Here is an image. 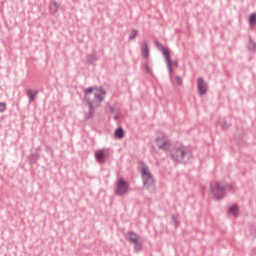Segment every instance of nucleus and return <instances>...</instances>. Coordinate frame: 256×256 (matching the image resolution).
Returning a JSON list of instances; mask_svg holds the SVG:
<instances>
[{"mask_svg": "<svg viewBox=\"0 0 256 256\" xmlns=\"http://www.w3.org/2000/svg\"><path fill=\"white\" fill-rule=\"evenodd\" d=\"M106 95L107 91L99 87H88L84 90V99L89 107V111L85 114L86 121L95 117V109L101 107V103L105 101Z\"/></svg>", "mask_w": 256, "mask_h": 256, "instance_id": "nucleus-1", "label": "nucleus"}, {"mask_svg": "<svg viewBox=\"0 0 256 256\" xmlns=\"http://www.w3.org/2000/svg\"><path fill=\"white\" fill-rule=\"evenodd\" d=\"M170 157L175 163H185L187 159H191V150L182 144H178L170 151Z\"/></svg>", "mask_w": 256, "mask_h": 256, "instance_id": "nucleus-2", "label": "nucleus"}, {"mask_svg": "<svg viewBox=\"0 0 256 256\" xmlns=\"http://www.w3.org/2000/svg\"><path fill=\"white\" fill-rule=\"evenodd\" d=\"M210 189L215 201H219V199L225 197L226 191H233L234 187L232 184L225 182H213L210 184Z\"/></svg>", "mask_w": 256, "mask_h": 256, "instance_id": "nucleus-3", "label": "nucleus"}, {"mask_svg": "<svg viewBox=\"0 0 256 256\" xmlns=\"http://www.w3.org/2000/svg\"><path fill=\"white\" fill-rule=\"evenodd\" d=\"M141 177L145 189L150 193H155V179L153 178L151 171H149V167L143 166L141 168Z\"/></svg>", "mask_w": 256, "mask_h": 256, "instance_id": "nucleus-4", "label": "nucleus"}, {"mask_svg": "<svg viewBox=\"0 0 256 256\" xmlns=\"http://www.w3.org/2000/svg\"><path fill=\"white\" fill-rule=\"evenodd\" d=\"M155 45L157 49H159L162 52V55L165 59L166 67L168 70V73L170 75V79H173V69L171 68V53L169 52V49L163 47L159 41H155Z\"/></svg>", "mask_w": 256, "mask_h": 256, "instance_id": "nucleus-5", "label": "nucleus"}, {"mask_svg": "<svg viewBox=\"0 0 256 256\" xmlns=\"http://www.w3.org/2000/svg\"><path fill=\"white\" fill-rule=\"evenodd\" d=\"M114 193L115 195H118V197H123V195H127L129 193V183L123 180V178H119L117 180Z\"/></svg>", "mask_w": 256, "mask_h": 256, "instance_id": "nucleus-6", "label": "nucleus"}, {"mask_svg": "<svg viewBox=\"0 0 256 256\" xmlns=\"http://www.w3.org/2000/svg\"><path fill=\"white\" fill-rule=\"evenodd\" d=\"M155 143L160 151H169L171 148V142L167 139V136L158 137L155 139Z\"/></svg>", "mask_w": 256, "mask_h": 256, "instance_id": "nucleus-7", "label": "nucleus"}, {"mask_svg": "<svg viewBox=\"0 0 256 256\" xmlns=\"http://www.w3.org/2000/svg\"><path fill=\"white\" fill-rule=\"evenodd\" d=\"M94 157L98 163H105L107 157H109V148L96 150Z\"/></svg>", "mask_w": 256, "mask_h": 256, "instance_id": "nucleus-8", "label": "nucleus"}, {"mask_svg": "<svg viewBox=\"0 0 256 256\" xmlns=\"http://www.w3.org/2000/svg\"><path fill=\"white\" fill-rule=\"evenodd\" d=\"M197 87L199 95H205L207 93V82L202 77L197 79Z\"/></svg>", "mask_w": 256, "mask_h": 256, "instance_id": "nucleus-9", "label": "nucleus"}, {"mask_svg": "<svg viewBox=\"0 0 256 256\" xmlns=\"http://www.w3.org/2000/svg\"><path fill=\"white\" fill-rule=\"evenodd\" d=\"M125 237H126L127 241H129L132 244L139 242V235H137V233H135L133 231L127 232Z\"/></svg>", "mask_w": 256, "mask_h": 256, "instance_id": "nucleus-10", "label": "nucleus"}, {"mask_svg": "<svg viewBox=\"0 0 256 256\" xmlns=\"http://www.w3.org/2000/svg\"><path fill=\"white\" fill-rule=\"evenodd\" d=\"M49 9H50L51 15H53L55 17L57 15V13L59 12V3H57V1H55V0H51Z\"/></svg>", "mask_w": 256, "mask_h": 256, "instance_id": "nucleus-11", "label": "nucleus"}, {"mask_svg": "<svg viewBox=\"0 0 256 256\" xmlns=\"http://www.w3.org/2000/svg\"><path fill=\"white\" fill-rule=\"evenodd\" d=\"M26 95L29 99V102L33 103V101H35V97H37V95H39V91L33 90V89H28Z\"/></svg>", "mask_w": 256, "mask_h": 256, "instance_id": "nucleus-12", "label": "nucleus"}, {"mask_svg": "<svg viewBox=\"0 0 256 256\" xmlns=\"http://www.w3.org/2000/svg\"><path fill=\"white\" fill-rule=\"evenodd\" d=\"M141 53H142V57H144V59H149V46L147 45V42L142 43Z\"/></svg>", "mask_w": 256, "mask_h": 256, "instance_id": "nucleus-13", "label": "nucleus"}, {"mask_svg": "<svg viewBox=\"0 0 256 256\" xmlns=\"http://www.w3.org/2000/svg\"><path fill=\"white\" fill-rule=\"evenodd\" d=\"M114 135H115L116 139H123V137H125V132L123 131V128L118 127L115 130Z\"/></svg>", "mask_w": 256, "mask_h": 256, "instance_id": "nucleus-14", "label": "nucleus"}, {"mask_svg": "<svg viewBox=\"0 0 256 256\" xmlns=\"http://www.w3.org/2000/svg\"><path fill=\"white\" fill-rule=\"evenodd\" d=\"M228 212L233 215L234 217H237L239 213V209L237 208V205H233L228 209Z\"/></svg>", "mask_w": 256, "mask_h": 256, "instance_id": "nucleus-15", "label": "nucleus"}, {"mask_svg": "<svg viewBox=\"0 0 256 256\" xmlns=\"http://www.w3.org/2000/svg\"><path fill=\"white\" fill-rule=\"evenodd\" d=\"M141 249H143V244L140 241L135 242L134 243V251L136 253H139V251H141Z\"/></svg>", "mask_w": 256, "mask_h": 256, "instance_id": "nucleus-16", "label": "nucleus"}, {"mask_svg": "<svg viewBox=\"0 0 256 256\" xmlns=\"http://www.w3.org/2000/svg\"><path fill=\"white\" fill-rule=\"evenodd\" d=\"M36 161H39V154L38 153H32L30 155V163H35Z\"/></svg>", "mask_w": 256, "mask_h": 256, "instance_id": "nucleus-17", "label": "nucleus"}, {"mask_svg": "<svg viewBox=\"0 0 256 256\" xmlns=\"http://www.w3.org/2000/svg\"><path fill=\"white\" fill-rule=\"evenodd\" d=\"M87 61H88V63H95V61H97V55H95V54L88 55Z\"/></svg>", "mask_w": 256, "mask_h": 256, "instance_id": "nucleus-18", "label": "nucleus"}, {"mask_svg": "<svg viewBox=\"0 0 256 256\" xmlns=\"http://www.w3.org/2000/svg\"><path fill=\"white\" fill-rule=\"evenodd\" d=\"M137 30L133 29L128 37L129 41H133V39H135L137 37Z\"/></svg>", "mask_w": 256, "mask_h": 256, "instance_id": "nucleus-19", "label": "nucleus"}, {"mask_svg": "<svg viewBox=\"0 0 256 256\" xmlns=\"http://www.w3.org/2000/svg\"><path fill=\"white\" fill-rule=\"evenodd\" d=\"M250 25H256V14H251L249 17Z\"/></svg>", "mask_w": 256, "mask_h": 256, "instance_id": "nucleus-20", "label": "nucleus"}, {"mask_svg": "<svg viewBox=\"0 0 256 256\" xmlns=\"http://www.w3.org/2000/svg\"><path fill=\"white\" fill-rule=\"evenodd\" d=\"M143 69H144L145 73H147L148 75H151L152 70H151V67H149L148 63L143 65Z\"/></svg>", "mask_w": 256, "mask_h": 256, "instance_id": "nucleus-21", "label": "nucleus"}, {"mask_svg": "<svg viewBox=\"0 0 256 256\" xmlns=\"http://www.w3.org/2000/svg\"><path fill=\"white\" fill-rule=\"evenodd\" d=\"M248 49H249L250 51H255V49H256V44H255V42H253V40H250L249 45H248Z\"/></svg>", "mask_w": 256, "mask_h": 256, "instance_id": "nucleus-22", "label": "nucleus"}, {"mask_svg": "<svg viewBox=\"0 0 256 256\" xmlns=\"http://www.w3.org/2000/svg\"><path fill=\"white\" fill-rule=\"evenodd\" d=\"M172 221H173L175 227H179V222L177 221V216L172 215Z\"/></svg>", "mask_w": 256, "mask_h": 256, "instance_id": "nucleus-23", "label": "nucleus"}, {"mask_svg": "<svg viewBox=\"0 0 256 256\" xmlns=\"http://www.w3.org/2000/svg\"><path fill=\"white\" fill-rule=\"evenodd\" d=\"M6 109L7 107L5 106V103L0 102V112L3 113Z\"/></svg>", "mask_w": 256, "mask_h": 256, "instance_id": "nucleus-24", "label": "nucleus"}, {"mask_svg": "<svg viewBox=\"0 0 256 256\" xmlns=\"http://www.w3.org/2000/svg\"><path fill=\"white\" fill-rule=\"evenodd\" d=\"M176 83L178 84V85H183V79L181 78V77H176Z\"/></svg>", "mask_w": 256, "mask_h": 256, "instance_id": "nucleus-25", "label": "nucleus"}, {"mask_svg": "<svg viewBox=\"0 0 256 256\" xmlns=\"http://www.w3.org/2000/svg\"><path fill=\"white\" fill-rule=\"evenodd\" d=\"M174 67H179V63L177 61L171 62V69Z\"/></svg>", "mask_w": 256, "mask_h": 256, "instance_id": "nucleus-26", "label": "nucleus"}, {"mask_svg": "<svg viewBox=\"0 0 256 256\" xmlns=\"http://www.w3.org/2000/svg\"><path fill=\"white\" fill-rule=\"evenodd\" d=\"M220 127H222L223 129H227V124H220Z\"/></svg>", "mask_w": 256, "mask_h": 256, "instance_id": "nucleus-27", "label": "nucleus"}, {"mask_svg": "<svg viewBox=\"0 0 256 256\" xmlns=\"http://www.w3.org/2000/svg\"><path fill=\"white\" fill-rule=\"evenodd\" d=\"M114 119H115V121H118V120H119V116H118V115H115V116H114Z\"/></svg>", "mask_w": 256, "mask_h": 256, "instance_id": "nucleus-28", "label": "nucleus"}]
</instances>
